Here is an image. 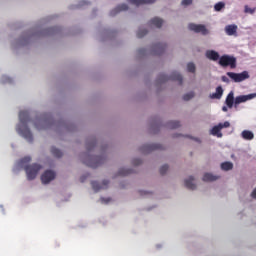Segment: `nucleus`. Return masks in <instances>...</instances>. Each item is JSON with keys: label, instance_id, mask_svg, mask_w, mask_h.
<instances>
[{"label": "nucleus", "instance_id": "1", "mask_svg": "<svg viewBox=\"0 0 256 256\" xmlns=\"http://www.w3.org/2000/svg\"><path fill=\"white\" fill-rule=\"evenodd\" d=\"M19 120H20V123L16 128L19 135L24 137V139H26V141H28L29 143H33V134L31 133V130L27 126V123H29L30 121L29 111L27 110L20 111Z\"/></svg>", "mask_w": 256, "mask_h": 256}, {"label": "nucleus", "instance_id": "2", "mask_svg": "<svg viewBox=\"0 0 256 256\" xmlns=\"http://www.w3.org/2000/svg\"><path fill=\"white\" fill-rule=\"evenodd\" d=\"M84 165L91 167L92 169H97L99 165L105 163V157L103 156H87V159L83 160Z\"/></svg>", "mask_w": 256, "mask_h": 256}, {"label": "nucleus", "instance_id": "3", "mask_svg": "<svg viewBox=\"0 0 256 256\" xmlns=\"http://www.w3.org/2000/svg\"><path fill=\"white\" fill-rule=\"evenodd\" d=\"M219 65L221 67H230V69H235L237 67V58L229 55H223L219 58Z\"/></svg>", "mask_w": 256, "mask_h": 256}, {"label": "nucleus", "instance_id": "4", "mask_svg": "<svg viewBox=\"0 0 256 256\" xmlns=\"http://www.w3.org/2000/svg\"><path fill=\"white\" fill-rule=\"evenodd\" d=\"M42 166L39 164H32L25 167V171L27 174L28 181H33L35 177H37V174L39 171H41Z\"/></svg>", "mask_w": 256, "mask_h": 256}, {"label": "nucleus", "instance_id": "5", "mask_svg": "<svg viewBox=\"0 0 256 256\" xmlns=\"http://www.w3.org/2000/svg\"><path fill=\"white\" fill-rule=\"evenodd\" d=\"M159 81L160 83H165V81H178L179 85H183V76L178 72H173L170 76L160 74Z\"/></svg>", "mask_w": 256, "mask_h": 256}, {"label": "nucleus", "instance_id": "6", "mask_svg": "<svg viewBox=\"0 0 256 256\" xmlns=\"http://www.w3.org/2000/svg\"><path fill=\"white\" fill-rule=\"evenodd\" d=\"M234 83H241L246 79H249V72L243 71L242 73L227 72L226 74Z\"/></svg>", "mask_w": 256, "mask_h": 256}, {"label": "nucleus", "instance_id": "7", "mask_svg": "<svg viewBox=\"0 0 256 256\" xmlns=\"http://www.w3.org/2000/svg\"><path fill=\"white\" fill-rule=\"evenodd\" d=\"M190 31H194V33H201V35H209V30L203 24H193L190 23L188 25Z\"/></svg>", "mask_w": 256, "mask_h": 256}, {"label": "nucleus", "instance_id": "8", "mask_svg": "<svg viewBox=\"0 0 256 256\" xmlns=\"http://www.w3.org/2000/svg\"><path fill=\"white\" fill-rule=\"evenodd\" d=\"M256 93L248 94V95H240L237 96L234 100L235 105H240V103H246V101H251V99H255Z\"/></svg>", "mask_w": 256, "mask_h": 256}, {"label": "nucleus", "instance_id": "9", "mask_svg": "<svg viewBox=\"0 0 256 256\" xmlns=\"http://www.w3.org/2000/svg\"><path fill=\"white\" fill-rule=\"evenodd\" d=\"M53 179H55V173L51 170H46L41 176V181L44 185L51 183Z\"/></svg>", "mask_w": 256, "mask_h": 256}, {"label": "nucleus", "instance_id": "10", "mask_svg": "<svg viewBox=\"0 0 256 256\" xmlns=\"http://www.w3.org/2000/svg\"><path fill=\"white\" fill-rule=\"evenodd\" d=\"M157 149H161L160 144H146L140 148L142 153H151V151H156Z\"/></svg>", "mask_w": 256, "mask_h": 256}, {"label": "nucleus", "instance_id": "11", "mask_svg": "<svg viewBox=\"0 0 256 256\" xmlns=\"http://www.w3.org/2000/svg\"><path fill=\"white\" fill-rule=\"evenodd\" d=\"M92 189L96 192L101 191V189H107L109 187V180H103L102 184H99L97 181L91 182Z\"/></svg>", "mask_w": 256, "mask_h": 256}, {"label": "nucleus", "instance_id": "12", "mask_svg": "<svg viewBox=\"0 0 256 256\" xmlns=\"http://www.w3.org/2000/svg\"><path fill=\"white\" fill-rule=\"evenodd\" d=\"M128 2L139 7V5H153L155 0H128Z\"/></svg>", "mask_w": 256, "mask_h": 256}, {"label": "nucleus", "instance_id": "13", "mask_svg": "<svg viewBox=\"0 0 256 256\" xmlns=\"http://www.w3.org/2000/svg\"><path fill=\"white\" fill-rule=\"evenodd\" d=\"M128 9H129V6H127V4L118 5L114 10L110 12V16L115 17L117 13H121V11H127Z\"/></svg>", "mask_w": 256, "mask_h": 256}, {"label": "nucleus", "instance_id": "14", "mask_svg": "<svg viewBox=\"0 0 256 256\" xmlns=\"http://www.w3.org/2000/svg\"><path fill=\"white\" fill-rule=\"evenodd\" d=\"M193 181H195V178H193V176H190L184 181L185 187L187 189H190L191 191H195V189H197V186L193 183Z\"/></svg>", "mask_w": 256, "mask_h": 256}, {"label": "nucleus", "instance_id": "15", "mask_svg": "<svg viewBox=\"0 0 256 256\" xmlns=\"http://www.w3.org/2000/svg\"><path fill=\"white\" fill-rule=\"evenodd\" d=\"M167 49V45L163 43H159L154 45V53L155 55H162V53Z\"/></svg>", "mask_w": 256, "mask_h": 256}, {"label": "nucleus", "instance_id": "16", "mask_svg": "<svg viewBox=\"0 0 256 256\" xmlns=\"http://www.w3.org/2000/svg\"><path fill=\"white\" fill-rule=\"evenodd\" d=\"M235 103V96L233 92H230L226 97V105L229 109L233 108V104Z\"/></svg>", "mask_w": 256, "mask_h": 256}, {"label": "nucleus", "instance_id": "17", "mask_svg": "<svg viewBox=\"0 0 256 256\" xmlns=\"http://www.w3.org/2000/svg\"><path fill=\"white\" fill-rule=\"evenodd\" d=\"M207 59H211V61H218L219 60V53L215 52L214 50H209L206 52Z\"/></svg>", "mask_w": 256, "mask_h": 256}, {"label": "nucleus", "instance_id": "18", "mask_svg": "<svg viewBox=\"0 0 256 256\" xmlns=\"http://www.w3.org/2000/svg\"><path fill=\"white\" fill-rule=\"evenodd\" d=\"M150 25H153L154 27L161 29V27H163V19L155 17L150 20Z\"/></svg>", "mask_w": 256, "mask_h": 256}, {"label": "nucleus", "instance_id": "19", "mask_svg": "<svg viewBox=\"0 0 256 256\" xmlns=\"http://www.w3.org/2000/svg\"><path fill=\"white\" fill-rule=\"evenodd\" d=\"M211 99H221L223 97V87L218 86L216 92L210 95Z\"/></svg>", "mask_w": 256, "mask_h": 256}, {"label": "nucleus", "instance_id": "20", "mask_svg": "<svg viewBox=\"0 0 256 256\" xmlns=\"http://www.w3.org/2000/svg\"><path fill=\"white\" fill-rule=\"evenodd\" d=\"M225 31L227 33V35H235V33H237V25L232 24V25H227L225 27Z\"/></svg>", "mask_w": 256, "mask_h": 256}, {"label": "nucleus", "instance_id": "21", "mask_svg": "<svg viewBox=\"0 0 256 256\" xmlns=\"http://www.w3.org/2000/svg\"><path fill=\"white\" fill-rule=\"evenodd\" d=\"M242 137L246 140V141H251L255 138V135L253 134V132L249 131V130H244L241 133Z\"/></svg>", "mask_w": 256, "mask_h": 256}, {"label": "nucleus", "instance_id": "22", "mask_svg": "<svg viewBox=\"0 0 256 256\" xmlns=\"http://www.w3.org/2000/svg\"><path fill=\"white\" fill-rule=\"evenodd\" d=\"M221 129H222L221 124L214 126L211 130L212 135H215L216 137H223V134H221Z\"/></svg>", "mask_w": 256, "mask_h": 256}, {"label": "nucleus", "instance_id": "23", "mask_svg": "<svg viewBox=\"0 0 256 256\" xmlns=\"http://www.w3.org/2000/svg\"><path fill=\"white\" fill-rule=\"evenodd\" d=\"M219 179V176L213 175L211 173H206L203 176V181L211 182V181H217Z\"/></svg>", "mask_w": 256, "mask_h": 256}, {"label": "nucleus", "instance_id": "24", "mask_svg": "<svg viewBox=\"0 0 256 256\" xmlns=\"http://www.w3.org/2000/svg\"><path fill=\"white\" fill-rule=\"evenodd\" d=\"M166 127L168 129H179V127H181V122L180 121H170L166 124Z\"/></svg>", "mask_w": 256, "mask_h": 256}, {"label": "nucleus", "instance_id": "25", "mask_svg": "<svg viewBox=\"0 0 256 256\" xmlns=\"http://www.w3.org/2000/svg\"><path fill=\"white\" fill-rule=\"evenodd\" d=\"M51 153L54 157H57L58 159H60V157H63V152L56 147L51 148Z\"/></svg>", "mask_w": 256, "mask_h": 256}, {"label": "nucleus", "instance_id": "26", "mask_svg": "<svg viewBox=\"0 0 256 256\" xmlns=\"http://www.w3.org/2000/svg\"><path fill=\"white\" fill-rule=\"evenodd\" d=\"M222 171H231L233 169V163L231 162H223L221 164Z\"/></svg>", "mask_w": 256, "mask_h": 256}, {"label": "nucleus", "instance_id": "27", "mask_svg": "<svg viewBox=\"0 0 256 256\" xmlns=\"http://www.w3.org/2000/svg\"><path fill=\"white\" fill-rule=\"evenodd\" d=\"M131 173H133V170L125 169V168L120 169L119 172H118V174L121 175L122 177H125L127 175H131Z\"/></svg>", "mask_w": 256, "mask_h": 256}, {"label": "nucleus", "instance_id": "28", "mask_svg": "<svg viewBox=\"0 0 256 256\" xmlns=\"http://www.w3.org/2000/svg\"><path fill=\"white\" fill-rule=\"evenodd\" d=\"M148 31L145 29H139L137 32V37L138 39H143V37H145V35H147Z\"/></svg>", "mask_w": 256, "mask_h": 256}, {"label": "nucleus", "instance_id": "29", "mask_svg": "<svg viewBox=\"0 0 256 256\" xmlns=\"http://www.w3.org/2000/svg\"><path fill=\"white\" fill-rule=\"evenodd\" d=\"M195 97V92H189L183 96L184 101H191Z\"/></svg>", "mask_w": 256, "mask_h": 256}, {"label": "nucleus", "instance_id": "30", "mask_svg": "<svg viewBox=\"0 0 256 256\" xmlns=\"http://www.w3.org/2000/svg\"><path fill=\"white\" fill-rule=\"evenodd\" d=\"M95 145H97L96 140H92L91 142H87L86 147L88 151H91V149H94Z\"/></svg>", "mask_w": 256, "mask_h": 256}, {"label": "nucleus", "instance_id": "31", "mask_svg": "<svg viewBox=\"0 0 256 256\" xmlns=\"http://www.w3.org/2000/svg\"><path fill=\"white\" fill-rule=\"evenodd\" d=\"M224 8H225V3L223 2H218L214 6L215 11H221V9H224Z\"/></svg>", "mask_w": 256, "mask_h": 256}, {"label": "nucleus", "instance_id": "32", "mask_svg": "<svg viewBox=\"0 0 256 256\" xmlns=\"http://www.w3.org/2000/svg\"><path fill=\"white\" fill-rule=\"evenodd\" d=\"M195 70H196V68H195V64L194 63H188L187 64V71L189 72V73H195Z\"/></svg>", "mask_w": 256, "mask_h": 256}, {"label": "nucleus", "instance_id": "33", "mask_svg": "<svg viewBox=\"0 0 256 256\" xmlns=\"http://www.w3.org/2000/svg\"><path fill=\"white\" fill-rule=\"evenodd\" d=\"M256 8H250L249 6H245L244 8V13H250V15H253V13H255Z\"/></svg>", "mask_w": 256, "mask_h": 256}, {"label": "nucleus", "instance_id": "34", "mask_svg": "<svg viewBox=\"0 0 256 256\" xmlns=\"http://www.w3.org/2000/svg\"><path fill=\"white\" fill-rule=\"evenodd\" d=\"M167 171H169L168 165H163L162 167H160V175H165V173H167Z\"/></svg>", "mask_w": 256, "mask_h": 256}, {"label": "nucleus", "instance_id": "35", "mask_svg": "<svg viewBox=\"0 0 256 256\" xmlns=\"http://www.w3.org/2000/svg\"><path fill=\"white\" fill-rule=\"evenodd\" d=\"M29 162H31V158L29 156H26L20 160V165H22V163H29Z\"/></svg>", "mask_w": 256, "mask_h": 256}, {"label": "nucleus", "instance_id": "36", "mask_svg": "<svg viewBox=\"0 0 256 256\" xmlns=\"http://www.w3.org/2000/svg\"><path fill=\"white\" fill-rule=\"evenodd\" d=\"M218 125H221L222 129H227V127H231V123H229L228 121L224 123H219Z\"/></svg>", "mask_w": 256, "mask_h": 256}, {"label": "nucleus", "instance_id": "37", "mask_svg": "<svg viewBox=\"0 0 256 256\" xmlns=\"http://www.w3.org/2000/svg\"><path fill=\"white\" fill-rule=\"evenodd\" d=\"M193 3V0H182L181 5L187 6L191 5Z\"/></svg>", "mask_w": 256, "mask_h": 256}, {"label": "nucleus", "instance_id": "38", "mask_svg": "<svg viewBox=\"0 0 256 256\" xmlns=\"http://www.w3.org/2000/svg\"><path fill=\"white\" fill-rule=\"evenodd\" d=\"M221 79L224 83H229V78H227V76H222Z\"/></svg>", "mask_w": 256, "mask_h": 256}, {"label": "nucleus", "instance_id": "39", "mask_svg": "<svg viewBox=\"0 0 256 256\" xmlns=\"http://www.w3.org/2000/svg\"><path fill=\"white\" fill-rule=\"evenodd\" d=\"M133 163L134 165H141V159H135Z\"/></svg>", "mask_w": 256, "mask_h": 256}, {"label": "nucleus", "instance_id": "40", "mask_svg": "<svg viewBox=\"0 0 256 256\" xmlns=\"http://www.w3.org/2000/svg\"><path fill=\"white\" fill-rule=\"evenodd\" d=\"M251 197L253 199H256V188L253 190L252 194H251Z\"/></svg>", "mask_w": 256, "mask_h": 256}, {"label": "nucleus", "instance_id": "41", "mask_svg": "<svg viewBox=\"0 0 256 256\" xmlns=\"http://www.w3.org/2000/svg\"><path fill=\"white\" fill-rule=\"evenodd\" d=\"M83 5H87V1L80 2L79 7H83Z\"/></svg>", "mask_w": 256, "mask_h": 256}, {"label": "nucleus", "instance_id": "42", "mask_svg": "<svg viewBox=\"0 0 256 256\" xmlns=\"http://www.w3.org/2000/svg\"><path fill=\"white\" fill-rule=\"evenodd\" d=\"M222 111H227V108L225 106H223Z\"/></svg>", "mask_w": 256, "mask_h": 256}, {"label": "nucleus", "instance_id": "43", "mask_svg": "<svg viewBox=\"0 0 256 256\" xmlns=\"http://www.w3.org/2000/svg\"><path fill=\"white\" fill-rule=\"evenodd\" d=\"M35 127H36V129H41V128H39V125H37V123H35Z\"/></svg>", "mask_w": 256, "mask_h": 256}, {"label": "nucleus", "instance_id": "44", "mask_svg": "<svg viewBox=\"0 0 256 256\" xmlns=\"http://www.w3.org/2000/svg\"><path fill=\"white\" fill-rule=\"evenodd\" d=\"M102 201H103L104 203H109V200L105 201L104 198H102Z\"/></svg>", "mask_w": 256, "mask_h": 256}, {"label": "nucleus", "instance_id": "45", "mask_svg": "<svg viewBox=\"0 0 256 256\" xmlns=\"http://www.w3.org/2000/svg\"><path fill=\"white\" fill-rule=\"evenodd\" d=\"M53 31H55V28H52V29L49 30V32H53Z\"/></svg>", "mask_w": 256, "mask_h": 256}, {"label": "nucleus", "instance_id": "46", "mask_svg": "<svg viewBox=\"0 0 256 256\" xmlns=\"http://www.w3.org/2000/svg\"><path fill=\"white\" fill-rule=\"evenodd\" d=\"M85 181V178H81V183H83Z\"/></svg>", "mask_w": 256, "mask_h": 256}, {"label": "nucleus", "instance_id": "47", "mask_svg": "<svg viewBox=\"0 0 256 256\" xmlns=\"http://www.w3.org/2000/svg\"><path fill=\"white\" fill-rule=\"evenodd\" d=\"M143 51H145V50H139V53H143Z\"/></svg>", "mask_w": 256, "mask_h": 256}, {"label": "nucleus", "instance_id": "48", "mask_svg": "<svg viewBox=\"0 0 256 256\" xmlns=\"http://www.w3.org/2000/svg\"><path fill=\"white\" fill-rule=\"evenodd\" d=\"M141 195H143V192H140Z\"/></svg>", "mask_w": 256, "mask_h": 256}]
</instances>
